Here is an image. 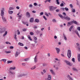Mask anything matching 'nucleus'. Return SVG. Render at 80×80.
Listing matches in <instances>:
<instances>
[{
    "instance_id": "nucleus-43",
    "label": "nucleus",
    "mask_w": 80,
    "mask_h": 80,
    "mask_svg": "<svg viewBox=\"0 0 80 80\" xmlns=\"http://www.w3.org/2000/svg\"><path fill=\"white\" fill-rule=\"evenodd\" d=\"M65 9L66 11H68V9L67 7H65Z\"/></svg>"
},
{
    "instance_id": "nucleus-32",
    "label": "nucleus",
    "mask_w": 80,
    "mask_h": 80,
    "mask_svg": "<svg viewBox=\"0 0 80 80\" xmlns=\"http://www.w3.org/2000/svg\"><path fill=\"white\" fill-rule=\"evenodd\" d=\"M8 63L9 64V63H12V61H7Z\"/></svg>"
},
{
    "instance_id": "nucleus-33",
    "label": "nucleus",
    "mask_w": 80,
    "mask_h": 80,
    "mask_svg": "<svg viewBox=\"0 0 80 80\" xmlns=\"http://www.w3.org/2000/svg\"><path fill=\"white\" fill-rule=\"evenodd\" d=\"M56 2L58 5H59V4H60V2H59V0H56Z\"/></svg>"
},
{
    "instance_id": "nucleus-26",
    "label": "nucleus",
    "mask_w": 80,
    "mask_h": 80,
    "mask_svg": "<svg viewBox=\"0 0 80 80\" xmlns=\"http://www.w3.org/2000/svg\"><path fill=\"white\" fill-rule=\"evenodd\" d=\"M58 15L60 17V18H61L62 19H63V18L64 17L62 16V15L60 14H59Z\"/></svg>"
},
{
    "instance_id": "nucleus-1",
    "label": "nucleus",
    "mask_w": 80,
    "mask_h": 80,
    "mask_svg": "<svg viewBox=\"0 0 80 80\" xmlns=\"http://www.w3.org/2000/svg\"><path fill=\"white\" fill-rule=\"evenodd\" d=\"M71 23H74L76 25H78V22H77L76 21H74V20L72 21L71 22H68V25H71Z\"/></svg>"
},
{
    "instance_id": "nucleus-62",
    "label": "nucleus",
    "mask_w": 80,
    "mask_h": 80,
    "mask_svg": "<svg viewBox=\"0 0 80 80\" xmlns=\"http://www.w3.org/2000/svg\"><path fill=\"white\" fill-rule=\"evenodd\" d=\"M73 25H72V26L70 28L71 29H72V28H73Z\"/></svg>"
},
{
    "instance_id": "nucleus-54",
    "label": "nucleus",
    "mask_w": 80,
    "mask_h": 80,
    "mask_svg": "<svg viewBox=\"0 0 80 80\" xmlns=\"http://www.w3.org/2000/svg\"><path fill=\"white\" fill-rule=\"evenodd\" d=\"M46 63H43L42 64V66L43 67H45V66H46Z\"/></svg>"
},
{
    "instance_id": "nucleus-60",
    "label": "nucleus",
    "mask_w": 80,
    "mask_h": 80,
    "mask_svg": "<svg viewBox=\"0 0 80 80\" xmlns=\"http://www.w3.org/2000/svg\"><path fill=\"white\" fill-rule=\"evenodd\" d=\"M43 15V12H41L40 13V15Z\"/></svg>"
},
{
    "instance_id": "nucleus-24",
    "label": "nucleus",
    "mask_w": 80,
    "mask_h": 80,
    "mask_svg": "<svg viewBox=\"0 0 80 80\" xmlns=\"http://www.w3.org/2000/svg\"><path fill=\"white\" fill-rule=\"evenodd\" d=\"M18 52H17L15 54V57H18Z\"/></svg>"
},
{
    "instance_id": "nucleus-55",
    "label": "nucleus",
    "mask_w": 80,
    "mask_h": 80,
    "mask_svg": "<svg viewBox=\"0 0 80 80\" xmlns=\"http://www.w3.org/2000/svg\"><path fill=\"white\" fill-rule=\"evenodd\" d=\"M59 11H60L59 9H56V12H59Z\"/></svg>"
},
{
    "instance_id": "nucleus-7",
    "label": "nucleus",
    "mask_w": 80,
    "mask_h": 80,
    "mask_svg": "<svg viewBox=\"0 0 80 80\" xmlns=\"http://www.w3.org/2000/svg\"><path fill=\"white\" fill-rule=\"evenodd\" d=\"M26 15L27 18H29L30 17V13L28 12H26Z\"/></svg>"
},
{
    "instance_id": "nucleus-37",
    "label": "nucleus",
    "mask_w": 80,
    "mask_h": 80,
    "mask_svg": "<svg viewBox=\"0 0 80 80\" xmlns=\"http://www.w3.org/2000/svg\"><path fill=\"white\" fill-rule=\"evenodd\" d=\"M45 15H46V16H47V17H49V15L48 14V13H47V12H45Z\"/></svg>"
},
{
    "instance_id": "nucleus-20",
    "label": "nucleus",
    "mask_w": 80,
    "mask_h": 80,
    "mask_svg": "<svg viewBox=\"0 0 80 80\" xmlns=\"http://www.w3.org/2000/svg\"><path fill=\"white\" fill-rule=\"evenodd\" d=\"M37 56H36L34 58V62L37 63Z\"/></svg>"
},
{
    "instance_id": "nucleus-61",
    "label": "nucleus",
    "mask_w": 80,
    "mask_h": 80,
    "mask_svg": "<svg viewBox=\"0 0 80 80\" xmlns=\"http://www.w3.org/2000/svg\"><path fill=\"white\" fill-rule=\"evenodd\" d=\"M62 15H64V16H65V15H66V13L65 12H63L62 13Z\"/></svg>"
},
{
    "instance_id": "nucleus-45",
    "label": "nucleus",
    "mask_w": 80,
    "mask_h": 80,
    "mask_svg": "<svg viewBox=\"0 0 80 80\" xmlns=\"http://www.w3.org/2000/svg\"><path fill=\"white\" fill-rule=\"evenodd\" d=\"M32 7H33V5H32V4H30L29 5V8H32Z\"/></svg>"
},
{
    "instance_id": "nucleus-51",
    "label": "nucleus",
    "mask_w": 80,
    "mask_h": 80,
    "mask_svg": "<svg viewBox=\"0 0 80 80\" xmlns=\"http://www.w3.org/2000/svg\"><path fill=\"white\" fill-rule=\"evenodd\" d=\"M77 30H78L79 31H80V27H78L77 28Z\"/></svg>"
},
{
    "instance_id": "nucleus-59",
    "label": "nucleus",
    "mask_w": 80,
    "mask_h": 80,
    "mask_svg": "<svg viewBox=\"0 0 80 80\" xmlns=\"http://www.w3.org/2000/svg\"><path fill=\"white\" fill-rule=\"evenodd\" d=\"M37 3H34V6H37Z\"/></svg>"
},
{
    "instance_id": "nucleus-14",
    "label": "nucleus",
    "mask_w": 80,
    "mask_h": 80,
    "mask_svg": "<svg viewBox=\"0 0 80 80\" xmlns=\"http://www.w3.org/2000/svg\"><path fill=\"white\" fill-rule=\"evenodd\" d=\"M16 69V68H15V67H14L13 68L10 67L9 70H15Z\"/></svg>"
},
{
    "instance_id": "nucleus-30",
    "label": "nucleus",
    "mask_w": 80,
    "mask_h": 80,
    "mask_svg": "<svg viewBox=\"0 0 80 80\" xmlns=\"http://www.w3.org/2000/svg\"><path fill=\"white\" fill-rule=\"evenodd\" d=\"M14 39L15 40H17V38H16L17 37V35H16V34H15V35H14Z\"/></svg>"
},
{
    "instance_id": "nucleus-9",
    "label": "nucleus",
    "mask_w": 80,
    "mask_h": 80,
    "mask_svg": "<svg viewBox=\"0 0 80 80\" xmlns=\"http://www.w3.org/2000/svg\"><path fill=\"white\" fill-rule=\"evenodd\" d=\"M34 21V19L33 18H30L29 22L30 23H33Z\"/></svg>"
},
{
    "instance_id": "nucleus-42",
    "label": "nucleus",
    "mask_w": 80,
    "mask_h": 80,
    "mask_svg": "<svg viewBox=\"0 0 80 80\" xmlns=\"http://www.w3.org/2000/svg\"><path fill=\"white\" fill-rule=\"evenodd\" d=\"M43 18L44 19V20H47V19L46 18V17H45V16H43Z\"/></svg>"
},
{
    "instance_id": "nucleus-31",
    "label": "nucleus",
    "mask_w": 80,
    "mask_h": 80,
    "mask_svg": "<svg viewBox=\"0 0 80 80\" xmlns=\"http://www.w3.org/2000/svg\"><path fill=\"white\" fill-rule=\"evenodd\" d=\"M7 33H8L7 31H6L5 32V33L4 34H3V36L5 37V35H7Z\"/></svg>"
},
{
    "instance_id": "nucleus-12",
    "label": "nucleus",
    "mask_w": 80,
    "mask_h": 80,
    "mask_svg": "<svg viewBox=\"0 0 80 80\" xmlns=\"http://www.w3.org/2000/svg\"><path fill=\"white\" fill-rule=\"evenodd\" d=\"M25 75H26V74H20L19 75H18V77H24V76H25Z\"/></svg>"
},
{
    "instance_id": "nucleus-36",
    "label": "nucleus",
    "mask_w": 80,
    "mask_h": 80,
    "mask_svg": "<svg viewBox=\"0 0 80 80\" xmlns=\"http://www.w3.org/2000/svg\"><path fill=\"white\" fill-rule=\"evenodd\" d=\"M72 61L73 62H75V58H73L72 59Z\"/></svg>"
},
{
    "instance_id": "nucleus-25",
    "label": "nucleus",
    "mask_w": 80,
    "mask_h": 80,
    "mask_svg": "<svg viewBox=\"0 0 80 80\" xmlns=\"http://www.w3.org/2000/svg\"><path fill=\"white\" fill-rule=\"evenodd\" d=\"M18 45H20V46H22L24 45V44H23L21 42H19L18 43Z\"/></svg>"
},
{
    "instance_id": "nucleus-27",
    "label": "nucleus",
    "mask_w": 80,
    "mask_h": 80,
    "mask_svg": "<svg viewBox=\"0 0 80 80\" xmlns=\"http://www.w3.org/2000/svg\"><path fill=\"white\" fill-rule=\"evenodd\" d=\"M5 32V30L4 29H2L0 31V33H3V32Z\"/></svg>"
},
{
    "instance_id": "nucleus-39",
    "label": "nucleus",
    "mask_w": 80,
    "mask_h": 80,
    "mask_svg": "<svg viewBox=\"0 0 80 80\" xmlns=\"http://www.w3.org/2000/svg\"><path fill=\"white\" fill-rule=\"evenodd\" d=\"M30 35H33L34 33L32 32H31L30 33Z\"/></svg>"
},
{
    "instance_id": "nucleus-38",
    "label": "nucleus",
    "mask_w": 80,
    "mask_h": 80,
    "mask_svg": "<svg viewBox=\"0 0 80 80\" xmlns=\"http://www.w3.org/2000/svg\"><path fill=\"white\" fill-rule=\"evenodd\" d=\"M35 68H36V67H35V66L32 67L31 69V70H33V69H35Z\"/></svg>"
},
{
    "instance_id": "nucleus-63",
    "label": "nucleus",
    "mask_w": 80,
    "mask_h": 80,
    "mask_svg": "<svg viewBox=\"0 0 80 80\" xmlns=\"http://www.w3.org/2000/svg\"><path fill=\"white\" fill-rule=\"evenodd\" d=\"M16 8L18 9H20V7H19L18 6H17V7H16Z\"/></svg>"
},
{
    "instance_id": "nucleus-64",
    "label": "nucleus",
    "mask_w": 80,
    "mask_h": 80,
    "mask_svg": "<svg viewBox=\"0 0 80 80\" xmlns=\"http://www.w3.org/2000/svg\"><path fill=\"white\" fill-rule=\"evenodd\" d=\"M32 13H35L36 12V11L33 10V11H32Z\"/></svg>"
},
{
    "instance_id": "nucleus-35",
    "label": "nucleus",
    "mask_w": 80,
    "mask_h": 80,
    "mask_svg": "<svg viewBox=\"0 0 80 80\" xmlns=\"http://www.w3.org/2000/svg\"><path fill=\"white\" fill-rule=\"evenodd\" d=\"M59 66H60V62H58L57 65H56V66H57L58 67H59Z\"/></svg>"
},
{
    "instance_id": "nucleus-19",
    "label": "nucleus",
    "mask_w": 80,
    "mask_h": 80,
    "mask_svg": "<svg viewBox=\"0 0 80 80\" xmlns=\"http://www.w3.org/2000/svg\"><path fill=\"white\" fill-rule=\"evenodd\" d=\"M6 61H7L6 59H1L0 61V62H6Z\"/></svg>"
},
{
    "instance_id": "nucleus-15",
    "label": "nucleus",
    "mask_w": 80,
    "mask_h": 80,
    "mask_svg": "<svg viewBox=\"0 0 80 80\" xmlns=\"http://www.w3.org/2000/svg\"><path fill=\"white\" fill-rule=\"evenodd\" d=\"M68 78L69 80H73V78H72L71 77H70V75H68Z\"/></svg>"
},
{
    "instance_id": "nucleus-50",
    "label": "nucleus",
    "mask_w": 80,
    "mask_h": 80,
    "mask_svg": "<svg viewBox=\"0 0 80 80\" xmlns=\"http://www.w3.org/2000/svg\"><path fill=\"white\" fill-rule=\"evenodd\" d=\"M33 38L35 40H37V38L35 36L33 37Z\"/></svg>"
},
{
    "instance_id": "nucleus-48",
    "label": "nucleus",
    "mask_w": 80,
    "mask_h": 80,
    "mask_svg": "<svg viewBox=\"0 0 80 80\" xmlns=\"http://www.w3.org/2000/svg\"><path fill=\"white\" fill-rule=\"evenodd\" d=\"M14 47L13 46H11L10 47V49H13Z\"/></svg>"
},
{
    "instance_id": "nucleus-21",
    "label": "nucleus",
    "mask_w": 80,
    "mask_h": 80,
    "mask_svg": "<svg viewBox=\"0 0 80 80\" xmlns=\"http://www.w3.org/2000/svg\"><path fill=\"white\" fill-rule=\"evenodd\" d=\"M72 70L74 72H77V69L74 67L72 68Z\"/></svg>"
},
{
    "instance_id": "nucleus-5",
    "label": "nucleus",
    "mask_w": 80,
    "mask_h": 80,
    "mask_svg": "<svg viewBox=\"0 0 80 80\" xmlns=\"http://www.w3.org/2000/svg\"><path fill=\"white\" fill-rule=\"evenodd\" d=\"M64 62L66 63V65H69V66H72V65H71L70 62L68 61L65 60Z\"/></svg>"
},
{
    "instance_id": "nucleus-47",
    "label": "nucleus",
    "mask_w": 80,
    "mask_h": 80,
    "mask_svg": "<svg viewBox=\"0 0 80 80\" xmlns=\"http://www.w3.org/2000/svg\"><path fill=\"white\" fill-rule=\"evenodd\" d=\"M64 5V4L63 3H61V4L60 5V7H63Z\"/></svg>"
},
{
    "instance_id": "nucleus-29",
    "label": "nucleus",
    "mask_w": 80,
    "mask_h": 80,
    "mask_svg": "<svg viewBox=\"0 0 80 80\" xmlns=\"http://www.w3.org/2000/svg\"><path fill=\"white\" fill-rule=\"evenodd\" d=\"M13 13V11H9L8 12V13L9 14H12V13Z\"/></svg>"
},
{
    "instance_id": "nucleus-40",
    "label": "nucleus",
    "mask_w": 80,
    "mask_h": 80,
    "mask_svg": "<svg viewBox=\"0 0 80 80\" xmlns=\"http://www.w3.org/2000/svg\"><path fill=\"white\" fill-rule=\"evenodd\" d=\"M52 21L53 22H57V21H56V20H55V19H53Z\"/></svg>"
},
{
    "instance_id": "nucleus-10",
    "label": "nucleus",
    "mask_w": 80,
    "mask_h": 80,
    "mask_svg": "<svg viewBox=\"0 0 80 80\" xmlns=\"http://www.w3.org/2000/svg\"><path fill=\"white\" fill-rule=\"evenodd\" d=\"M55 49L57 51V53H58H58H59V52H60V49L59 48H55Z\"/></svg>"
},
{
    "instance_id": "nucleus-11",
    "label": "nucleus",
    "mask_w": 80,
    "mask_h": 80,
    "mask_svg": "<svg viewBox=\"0 0 80 80\" xmlns=\"http://www.w3.org/2000/svg\"><path fill=\"white\" fill-rule=\"evenodd\" d=\"M78 60L79 62H80V54H78Z\"/></svg>"
},
{
    "instance_id": "nucleus-56",
    "label": "nucleus",
    "mask_w": 80,
    "mask_h": 80,
    "mask_svg": "<svg viewBox=\"0 0 80 80\" xmlns=\"http://www.w3.org/2000/svg\"><path fill=\"white\" fill-rule=\"evenodd\" d=\"M24 49H25V50H28V48H27V47H24Z\"/></svg>"
},
{
    "instance_id": "nucleus-46",
    "label": "nucleus",
    "mask_w": 80,
    "mask_h": 80,
    "mask_svg": "<svg viewBox=\"0 0 80 80\" xmlns=\"http://www.w3.org/2000/svg\"><path fill=\"white\" fill-rule=\"evenodd\" d=\"M22 14H21V15H19L18 16V17H19V18H22Z\"/></svg>"
},
{
    "instance_id": "nucleus-58",
    "label": "nucleus",
    "mask_w": 80,
    "mask_h": 80,
    "mask_svg": "<svg viewBox=\"0 0 80 80\" xmlns=\"http://www.w3.org/2000/svg\"><path fill=\"white\" fill-rule=\"evenodd\" d=\"M36 33H37V34H38V33H40V31H36Z\"/></svg>"
},
{
    "instance_id": "nucleus-22",
    "label": "nucleus",
    "mask_w": 80,
    "mask_h": 80,
    "mask_svg": "<svg viewBox=\"0 0 80 80\" xmlns=\"http://www.w3.org/2000/svg\"><path fill=\"white\" fill-rule=\"evenodd\" d=\"M10 73H11L12 75H15V72H12L11 71H9Z\"/></svg>"
},
{
    "instance_id": "nucleus-23",
    "label": "nucleus",
    "mask_w": 80,
    "mask_h": 80,
    "mask_svg": "<svg viewBox=\"0 0 80 80\" xmlns=\"http://www.w3.org/2000/svg\"><path fill=\"white\" fill-rule=\"evenodd\" d=\"M50 72H51V73L52 74V75H55V72H54L53 70H50Z\"/></svg>"
},
{
    "instance_id": "nucleus-6",
    "label": "nucleus",
    "mask_w": 80,
    "mask_h": 80,
    "mask_svg": "<svg viewBox=\"0 0 80 80\" xmlns=\"http://www.w3.org/2000/svg\"><path fill=\"white\" fill-rule=\"evenodd\" d=\"M63 18L66 20H68V21H69L70 20V18L68 17V16H67L66 17L64 16Z\"/></svg>"
},
{
    "instance_id": "nucleus-18",
    "label": "nucleus",
    "mask_w": 80,
    "mask_h": 80,
    "mask_svg": "<svg viewBox=\"0 0 80 80\" xmlns=\"http://www.w3.org/2000/svg\"><path fill=\"white\" fill-rule=\"evenodd\" d=\"M48 80H51V76L50 75H48Z\"/></svg>"
},
{
    "instance_id": "nucleus-44",
    "label": "nucleus",
    "mask_w": 80,
    "mask_h": 80,
    "mask_svg": "<svg viewBox=\"0 0 80 80\" xmlns=\"http://www.w3.org/2000/svg\"><path fill=\"white\" fill-rule=\"evenodd\" d=\"M17 32H18V35H20V31H19V30H18L17 31Z\"/></svg>"
},
{
    "instance_id": "nucleus-2",
    "label": "nucleus",
    "mask_w": 80,
    "mask_h": 80,
    "mask_svg": "<svg viewBox=\"0 0 80 80\" xmlns=\"http://www.w3.org/2000/svg\"><path fill=\"white\" fill-rule=\"evenodd\" d=\"M67 56L69 58H70L71 56H72V53H71V51L70 50H68Z\"/></svg>"
},
{
    "instance_id": "nucleus-28",
    "label": "nucleus",
    "mask_w": 80,
    "mask_h": 80,
    "mask_svg": "<svg viewBox=\"0 0 80 80\" xmlns=\"http://www.w3.org/2000/svg\"><path fill=\"white\" fill-rule=\"evenodd\" d=\"M4 53H11V51H5L4 52Z\"/></svg>"
},
{
    "instance_id": "nucleus-16",
    "label": "nucleus",
    "mask_w": 80,
    "mask_h": 80,
    "mask_svg": "<svg viewBox=\"0 0 80 80\" xmlns=\"http://www.w3.org/2000/svg\"><path fill=\"white\" fill-rule=\"evenodd\" d=\"M53 67L54 68H55L56 70H58L59 69V68L58 67H57V66H55V65H53Z\"/></svg>"
},
{
    "instance_id": "nucleus-34",
    "label": "nucleus",
    "mask_w": 80,
    "mask_h": 80,
    "mask_svg": "<svg viewBox=\"0 0 80 80\" xmlns=\"http://www.w3.org/2000/svg\"><path fill=\"white\" fill-rule=\"evenodd\" d=\"M72 12H73V13H75V9H72Z\"/></svg>"
},
{
    "instance_id": "nucleus-57",
    "label": "nucleus",
    "mask_w": 80,
    "mask_h": 80,
    "mask_svg": "<svg viewBox=\"0 0 80 80\" xmlns=\"http://www.w3.org/2000/svg\"><path fill=\"white\" fill-rule=\"evenodd\" d=\"M26 30H27V29L24 28L22 30V31L23 32H26Z\"/></svg>"
},
{
    "instance_id": "nucleus-8",
    "label": "nucleus",
    "mask_w": 80,
    "mask_h": 80,
    "mask_svg": "<svg viewBox=\"0 0 80 80\" xmlns=\"http://www.w3.org/2000/svg\"><path fill=\"white\" fill-rule=\"evenodd\" d=\"M2 18L3 22L6 23V22H7V19H6V18L4 16H2Z\"/></svg>"
},
{
    "instance_id": "nucleus-3",
    "label": "nucleus",
    "mask_w": 80,
    "mask_h": 80,
    "mask_svg": "<svg viewBox=\"0 0 80 80\" xmlns=\"http://www.w3.org/2000/svg\"><path fill=\"white\" fill-rule=\"evenodd\" d=\"M5 9L3 8H2L1 9V17H3L4 16V14H5Z\"/></svg>"
},
{
    "instance_id": "nucleus-41",
    "label": "nucleus",
    "mask_w": 80,
    "mask_h": 80,
    "mask_svg": "<svg viewBox=\"0 0 80 80\" xmlns=\"http://www.w3.org/2000/svg\"><path fill=\"white\" fill-rule=\"evenodd\" d=\"M69 6H70V8H73V6L72 5V4H70L69 5Z\"/></svg>"
},
{
    "instance_id": "nucleus-53",
    "label": "nucleus",
    "mask_w": 80,
    "mask_h": 80,
    "mask_svg": "<svg viewBox=\"0 0 80 80\" xmlns=\"http://www.w3.org/2000/svg\"><path fill=\"white\" fill-rule=\"evenodd\" d=\"M6 44H11V43H10V42H6Z\"/></svg>"
},
{
    "instance_id": "nucleus-17",
    "label": "nucleus",
    "mask_w": 80,
    "mask_h": 80,
    "mask_svg": "<svg viewBox=\"0 0 80 80\" xmlns=\"http://www.w3.org/2000/svg\"><path fill=\"white\" fill-rule=\"evenodd\" d=\"M39 22L40 20L38 19H36L34 21V22H36L37 23H39Z\"/></svg>"
},
{
    "instance_id": "nucleus-4",
    "label": "nucleus",
    "mask_w": 80,
    "mask_h": 80,
    "mask_svg": "<svg viewBox=\"0 0 80 80\" xmlns=\"http://www.w3.org/2000/svg\"><path fill=\"white\" fill-rule=\"evenodd\" d=\"M49 11L52 12V11H54V7L53 6H50L49 7Z\"/></svg>"
},
{
    "instance_id": "nucleus-49",
    "label": "nucleus",
    "mask_w": 80,
    "mask_h": 80,
    "mask_svg": "<svg viewBox=\"0 0 80 80\" xmlns=\"http://www.w3.org/2000/svg\"><path fill=\"white\" fill-rule=\"evenodd\" d=\"M13 9H14V8H9V10H13Z\"/></svg>"
},
{
    "instance_id": "nucleus-52",
    "label": "nucleus",
    "mask_w": 80,
    "mask_h": 80,
    "mask_svg": "<svg viewBox=\"0 0 80 80\" xmlns=\"http://www.w3.org/2000/svg\"><path fill=\"white\" fill-rule=\"evenodd\" d=\"M24 60H25V61H26V62H27V61H28V58H27L24 59Z\"/></svg>"
},
{
    "instance_id": "nucleus-13",
    "label": "nucleus",
    "mask_w": 80,
    "mask_h": 80,
    "mask_svg": "<svg viewBox=\"0 0 80 80\" xmlns=\"http://www.w3.org/2000/svg\"><path fill=\"white\" fill-rule=\"evenodd\" d=\"M75 33H76L77 35H78V36L79 37V38H80V35H79V33H78V31H77V30H76L75 31Z\"/></svg>"
}]
</instances>
